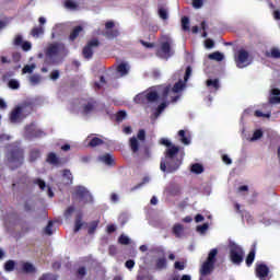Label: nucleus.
<instances>
[{
	"label": "nucleus",
	"mask_w": 280,
	"mask_h": 280,
	"mask_svg": "<svg viewBox=\"0 0 280 280\" xmlns=\"http://www.w3.org/2000/svg\"><path fill=\"white\" fill-rule=\"evenodd\" d=\"M97 226H100V220L92 221L88 229L89 235H93V233H95V231H97Z\"/></svg>",
	"instance_id": "obj_39"
},
{
	"label": "nucleus",
	"mask_w": 280,
	"mask_h": 280,
	"mask_svg": "<svg viewBox=\"0 0 280 280\" xmlns=\"http://www.w3.org/2000/svg\"><path fill=\"white\" fill-rule=\"evenodd\" d=\"M158 100H161V95L156 91L142 92L135 96L133 102L141 104V106H148V104H154Z\"/></svg>",
	"instance_id": "obj_6"
},
{
	"label": "nucleus",
	"mask_w": 280,
	"mask_h": 280,
	"mask_svg": "<svg viewBox=\"0 0 280 280\" xmlns=\"http://www.w3.org/2000/svg\"><path fill=\"white\" fill-rule=\"evenodd\" d=\"M16 266V262L14 260H8L4 264V270L5 272H12Z\"/></svg>",
	"instance_id": "obj_43"
},
{
	"label": "nucleus",
	"mask_w": 280,
	"mask_h": 280,
	"mask_svg": "<svg viewBox=\"0 0 280 280\" xmlns=\"http://www.w3.org/2000/svg\"><path fill=\"white\" fill-rule=\"evenodd\" d=\"M95 108H97V101H95L93 97H90L86 100V104L82 105V113L83 115H91Z\"/></svg>",
	"instance_id": "obj_17"
},
{
	"label": "nucleus",
	"mask_w": 280,
	"mask_h": 280,
	"mask_svg": "<svg viewBox=\"0 0 280 280\" xmlns=\"http://www.w3.org/2000/svg\"><path fill=\"white\" fill-rule=\"evenodd\" d=\"M160 143L166 147L164 151V159H162L160 163V168L162 172L173 174V172H176L180 165H183V155L178 156L180 153V147L172 143L167 138H162Z\"/></svg>",
	"instance_id": "obj_1"
},
{
	"label": "nucleus",
	"mask_w": 280,
	"mask_h": 280,
	"mask_svg": "<svg viewBox=\"0 0 280 280\" xmlns=\"http://www.w3.org/2000/svg\"><path fill=\"white\" fill-rule=\"evenodd\" d=\"M82 218H83L82 212H79V213L75 214L74 233H78L80 231V229H82V226H83Z\"/></svg>",
	"instance_id": "obj_25"
},
{
	"label": "nucleus",
	"mask_w": 280,
	"mask_h": 280,
	"mask_svg": "<svg viewBox=\"0 0 280 280\" xmlns=\"http://www.w3.org/2000/svg\"><path fill=\"white\" fill-rule=\"evenodd\" d=\"M25 137L32 141V139H40L45 137V131L40 129H35L34 124L25 127Z\"/></svg>",
	"instance_id": "obj_14"
},
{
	"label": "nucleus",
	"mask_w": 280,
	"mask_h": 280,
	"mask_svg": "<svg viewBox=\"0 0 280 280\" xmlns=\"http://www.w3.org/2000/svg\"><path fill=\"white\" fill-rule=\"evenodd\" d=\"M215 43L213 42V39H207L206 40V47L207 49H213Z\"/></svg>",
	"instance_id": "obj_64"
},
{
	"label": "nucleus",
	"mask_w": 280,
	"mask_h": 280,
	"mask_svg": "<svg viewBox=\"0 0 280 280\" xmlns=\"http://www.w3.org/2000/svg\"><path fill=\"white\" fill-rule=\"evenodd\" d=\"M39 280H56V276L51 275V273H44Z\"/></svg>",
	"instance_id": "obj_58"
},
{
	"label": "nucleus",
	"mask_w": 280,
	"mask_h": 280,
	"mask_svg": "<svg viewBox=\"0 0 280 280\" xmlns=\"http://www.w3.org/2000/svg\"><path fill=\"white\" fill-rule=\"evenodd\" d=\"M265 56H266V58L279 59V58H280V50H279V48L273 47V48H271L270 51H267V52L265 54Z\"/></svg>",
	"instance_id": "obj_30"
},
{
	"label": "nucleus",
	"mask_w": 280,
	"mask_h": 280,
	"mask_svg": "<svg viewBox=\"0 0 280 280\" xmlns=\"http://www.w3.org/2000/svg\"><path fill=\"white\" fill-rule=\"evenodd\" d=\"M21 86V84H19V81L14 80V79H11L9 81V88L10 89H13V90H16Z\"/></svg>",
	"instance_id": "obj_54"
},
{
	"label": "nucleus",
	"mask_w": 280,
	"mask_h": 280,
	"mask_svg": "<svg viewBox=\"0 0 280 280\" xmlns=\"http://www.w3.org/2000/svg\"><path fill=\"white\" fill-rule=\"evenodd\" d=\"M158 14L160 19H162V21H167V19H170V15L167 14V9L163 7L159 8Z\"/></svg>",
	"instance_id": "obj_41"
},
{
	"label": "nucleus",
	"mask_w": 280,
	"mask_h": 280,
	"mask_svg": "<svg viewBox=\"0 0 280 280\" xmlns=\"http://www.w3.org/2000/svg\"><path fill=\"white\" fill-rule=\"evenodd\" d=\"M20 47H22L23 51H30L32 49V43L24 42Z\"/></svg>",
	"instance_id": "obj_57"
},
{
	"label": "nucleus",
	"mask_w": 280,
	"mask_h": 280,
	"mask_svg": "<svg viewBox=\"0 0 280 280\" xmlns=\"http://www.w3.org/2000/svg\"><path fill=\"white\" fill-rule=\"evenodd\" d=\"M174 268H175L176 270H185V262L175 261Z\"/></svg>",
	"instance_id": "obj_61"
},
{
	"label": "nucleus",
	"mask_w": 280,
	"mask_h": 280,
	"mask_svg": "<svg viewBox=\"0 0 280 280\" xmlns=\"http://www.w3.org/2000/svg\"><path fill=\"white\" fill-rule=\"evenodd\" d=\"M126 117H128V114L126 113V110H119L116 114V121L118 124H121V121H124V119H126Z\"/></svg>",
	"instance_id": "obj_45"
},
{
	"label": "nucleus",
	"mask_w": 280,
	"mask_h": 280,
	"mask_svg": "<svg viewBox=\"0 0 280 280\" xmlns=\"http://www.w3.org/2000/svg\"><path fill=\"white\" fill-rule=\"evenodd\" d=\"M32 113V105L16 106L10 114L11 124H21Z\"/></svg>",
	"instance_id": "obj_5"
},
{
	"label": "nucleus",
	"mask_w": 280,
	"mask_h": 280,
	"mask_svg": "<svg viewBox=\"0 0 280 280\" xmlns=\"http://www.w3.org/2000/svg\"><path fill=\"white\" fill-rule=\"evenodd\" d=\"M269 104H272V105L280 104V90H279V88L271 89L270 96H269Z\"/></svg>",
	"instance_id": "obj_19"
},
{
	"label": "nucleus",
	"mask_w": 280,
	"mask_h": 280,
	"mask_svg": "<svg viewBox=\"0 0 280 280\" xmlns=\"http://www.w3.org/2000/svg\"><path fill=\"white\" fill-rule=\"evenodd\" d=\"M207 86L214 89V91L220 90V80L218 79H209L206 82Z\"/></svg>",
	"instance_id": "obj_33"
},
{
	"label": "nucleus",
	"mask_w": 280,
	"mask_h": 280,
	"mask_svg": "<svg viewBox=\"0 0 280 280\" xmlns=\"http://www.w3.org/2000/svg\"><path fill=\"white\" fill-rule=\"evenodd\" d=\"M34 69H36V66H34V65H26L22 69V73H33Z\"/></svg>",
	"instance_id": "obj_53"
},
{
	"label": "nucleus",
	"mask_w": 280,
	"mask_h": 280,
	"mask_svg": "<svg viewBox=\"0 0 280 280\" xmlns=\"http://www.w3.org/2000/svg\"><path fill=\"white\" fill-rule=\"evenodd\" d=\"M116 71L120 73V75H128V71H130V68H128V63L121 62L117 66Z\"/></svg>",
	"instance_id": "obj_28"
},
{
	"label": "nucleus",
	"mask_w": 280,
	"mask_h": 280,
	"mask_svg": "<svg viewBox=\"0 0 280 280\" xmlns=\"http://www.w3.org/2000/svg\"><path fill=\"white\" fill-rule=\"evenodd\" d=\"M74 197L83 202V205L93 203V195L83 186H78L74 189Z\"/></svg>",
	"instance_id": "obj_9"
},
{
	"label": "nucleus",
	"mask_w": 280,
	"mask_h": 280,
	"mask_svg": "<svg viewBox=\"0 0 280 280\" xmlns=\"http://www.w3.org/2000/svg\"><path fill=\"white\" fill-rule=\"evenodd\" d=\"M230 259L235 266H241L244 261V248L237 244H232L230 247Z\"/></svg>",
	"instance_id": "obj_7"
},
{
	"label": "nucleus",
	"mask_w": 280,
	"mask_h": 280,
	"mask_svg": "<svg viewBox=\"0 0 280 280\" xmlns=\"http://www.w3.org/2000/svg\"><path fill=\"white\" fill-rule=\"evenodd\" d=\"M248 58H250V54L248 50L240 49L235 56L236 67L238 69H244V67H248L250 62H248Z\"/></svg>",
	"instance_id": "obj_11"
},
{
	"label": "nucleus",
	"mask_w": 280,
	"mask_h": 280,
	"mask_svg": "<svg viewBox=\"0 0 280 280\" xmlns=\"http://www.w3.org/2000/svg\"><path fill=\"white\" fill-rule=\"evenodd\" d=\"M58 78H60V71L54 70V71L50 73V80H58Z\"/></svg>",
	"instance_id": "obj_62"
},
{
	"label": "nucleus",
	"mask_w": 280,
	"mask_h": 280,
	"mask_svg": "<svg viewBox=\"0 0 280 280\" xmlns=\"http://www.w3.org/2000/svg\"><path fill=\"white\" fill-rule=\"evenodd\" d=\"M182 28L184 30V32H189V18H182Z\"/></svg>",
	"instance_id": "obj_46"
},
{
	"label": "nucleus",
	"mask_w": 280,
	"mask_h": 280,
	"mask_svg": "<svg viewBox=\"0 0 280 280\" xmlns=\"http://www.w3.org/2000/svg\"><path fill=\"white\" fill-rule=\"evenodd\" d=\"M33 185H38L42 191H45V189H47V183H45V180H43L42 178H35L33 180Z\"/></svg>",
	"instance_id": "obj_40"
},
{
	"label": "nucleus",
	"mask_w": 280,
	"mask_h": 280,
	"mask_svg": "<svg viewBox=\"0 0 280 280\" xmlns=\"http://www.w3.org/2000/svg\"><path fill=\"white\" fill-rule=\"evenodd\" d=\"M65 51H67V46H65V44H50L45 51V65H54V58H56L58 54H65Z\"/></svg>",
	"instance_id": "obj_4"
},
{
	"label": "nucleus",
	"mask_w": 280,
	"mask_h": 280,
	"mask_svg": "<svg viewBox=\"0 0 280 280\" xmlns=\"http://www.w3.org/2000/svg\"><path fill=\"white\" fill-rule=\"evenodd\" d=\"M206 1L207 0H192V8H195V10H200Z\"/></svg>",
	"instance_id": "obj_52"
},
{
	"label": "nucleus",
	"mask_w": 280,
	"mask_h": 280,
	"mask_svg": "<svg viewBox=\"0 0 280 280\" xmlns=\"http://www.w3.org/2000/svg\"><path fill=\"white\" fill-rule=\"evenodd\" d=\"M147 183H150V178L148 176H144L142 178V182L133 187V189H140V187H143V185H147Z\"/></svg>",
	"instance_id": "obj_56"
},
{
	"label": "nucleus",
	"mask_w": 280,
	"mask_h": 280,
	"mask_svg": "<svg viewBox=\"0 0 280 280\" xmlns=\"http://www.w3.org/2000/svg\"><path fill=\"white\" fill-rule=\"evenodd\" d=\"M155 267L158 270H165V268H167V259L159 258L155 262Z\"/></svg>",
	"instance_id": "obj_37"
},
{
	"label": "nucleus",
	"mask_w": 280,
	"mask_h": 280,
	"mask_svg": "<svg viewBox=\"0 0 280 280\" xmlns=\"http://www.w3.org/2000/svg\"><path fill=\"white\" fill-rule=\"evenodd\" d=\"M210 60H215L217 62H222L224 60V55L220 51H214L208 56Z\"/></svg>",
	"instance_id": "obj_32"
},
{
	"label": "nucleus",
	"mask_w": 280,
	"mask_h": 280,
	"mask_svg": "<svg viewBox=\"0 0 280 280\" xmlns=\"http://www.w3.org/2000/svg\"><path fill=\"white\" fill-rule=\"evenodd\" d=\"M8 161L11 170H19L25 163V150L21 148V143L15 142L10 145Z\"/></svg>",
	"instance_id": "obj_2"
},
{
	"label": "nucleus",
	"mask_w": 280,
	"mask_h": 280,
	"mask_svg": "<svg viewBox=\"0 0 280 280\" xmlns=\"http://www.w3.org/2000/svg\"><path fill=\"white\" fill-rule=\"evenodd\" d=\"M178 137H179L180 143H183L184 145H189V143H191V139L189 137H187V131H185L183 129L179 130Z\"/></svg>",
	"instance_id": "obj_24"
},
{
	"label": "nucleus",
	"mask_w": 280,
	"mask_h": 280,
	"mask_svg": "<svg viewBox=\"0 0 280 280\" xmlns=\"http://www.w3.org/2000/svg\"><path fill=\"white\" fill-rule=\"evenodd\" d=\"M51 229H54V221H48V224L45 228V234L54 235V231Z\"/></svg>",
	"instance_id": "obj_49"
},
{
	"label": "nucleus",
	"mask_w": 280,
	"mask_h": 280,
	"mask_svg": "<svg viewBox=\"0 0 280 280\" xmlns=\"http://www.w3.org/2000/svg\"><path fill=\"white\" fill-rule=\"evenodd\" d=\"M113 27H115V22L108 21L105 23L106 31L103 36L109 40H113V38H117V36H119V30Z\"/></svg>",
	"instance_id": "obj_15"
},
{
	"label": "nucleus",
	"mask_w": 280,
	"mask_h": 280,
	"mask_svg": "<svg viewBox=\"0 0 280 280\" xmlns=\"http://www.w3.org/2000/svg\"><path fill=\"white\" fill-rule=\"evenodd\" d=\"M84 32V27L82 26H74L73 30L71 31L70 35H69V40L70 43H74L75 39L80 36V33Z\"/></svg>",
	"instance_id": "obj_22"
},
{
	"label": "nucleus",
	"mask_w": 280,
	"mask_h": 280,
	"mask_svg": "<svg viewBox=\"0 0 280 280\" xmlns=\"http://www.w3.org/2000/svg\"><path fill=\"white\" fill-rule=\"evenodd\" d=\"M22 272L25 275H32L33 272H36V267H34V265L31 262H23Z\"/></svg>",
	"instance_id": "obj_23"
},
{
	"label": "nucleus",
	"mask_w": 280,
	"mask_h": 280,
	"mask_svg": "<svg viewBox=\"0 0 280 280\" xmlns=\"http://www.w3.org/2000/svg\"><path fill=\"white\" fill-rule=\"evenodd\" d=\"M183 89H185V82H183L182 80H179L178 82H176L174 84V86L172 88V92L173 93H180V91H183Z\"/></svg>",
	"instance_id": "obj_38"
},
{
	"label": "nucleus",
	"mask_w": 280,
	"mask_h": 280,
	"mask_svg": "<svg viewBox=\"0 0 280 280\" xmlns=\"http://www.w3.org/2000/svg\"><path fill=\"white\" fill-rule=\"evenodd\" d=\"M254 261H255V245H254V248H252L250 252L248 253L245 262H246V266L250 268Z\"/></svg>",
	"instance_id": "obj_29"
},
{
	"label": "nucleus",
	"mask_w": 280,
	"mask_h": 280,
	"mask_svg": "<svg viewBox=\"0 0 280 280\" xmlns=\"http://www.w3.org/2000/svg\"><path fill=\"white\" fill-rule=\"evenodd\" d=\"M215 257H218V248H212L209 252L206 261L201 265V268H200L201 277H208V275H211V272L215 270V261H218Z\"/></svg>",
	"instance_id": "obj_3"
},
{
	"label": "nucleus",
	"mask_w": 280,
	"mask_h": 280,
	"mask_svg": "<svg viewBox=\"0 0 280 280\" xmlns=\"http://www.w3.org/2000/svg\"><path fill=\"white\" fill-rule=\"evenodd\" d=\"M40 80H43L40 74H33L30 77V82L33 86H36V84H40Z\"/></svg>",
	"instance_id": "obj_44"
},
{
	"label": "nucleus",
	"mask_w": 280,
	"mask_h": 280,
	"mask_svg": "<svg viewBox=\"0 0 280 280\" xmlns=\"http://www.w3.org/2000/svg\"><path fill=\"white\" fill-rule=\"evenodd\" d=\"M73 213H75V207L69 206L63 212V218H66V220H69V218H71Z\"/></svg>",
	"instance_id": "obj_42"
},
{
	"label": "nucleus",
	"mask_w": 280,
	"mask_h": 280,
	"mask_svg": "<svg viewBox=\"0 0 280 280\" xmlns=\"http://www.w3.org/2000/svg\"><path fill=\"white\" fill-rule=\"evenodd\" d=\"M139 141H145V130L140 129L138 131L137 137H132L129 139V147L132 152V154H137L139 152Z\"/></svg>",
	"instance_id": "obj_12"
},
{
	"label": "nucleus",
	"mask_w": 280,
	"mask_h": 280,
	"mask_svg": "<svg viewBox=\"0 0 280 280\" xmlns=\"http://www.w3.org/2000/svg\"><path fill=\"white\" fill-rule=\"evenodd\" d=\"M170 93H172V88L170 86H165L163 88L162 90V93H161V101L162 103L156 107L155 109V117H159L161 115V113H163V110H165L168 106V102H167V97H170Z\"/></svg>",
	"instance_id": "obj_10"
},
{
	"label": "nucleus",
	"mask_w": 280,
	"mask_h": 280,
	"mask_svg": "<svg viewBox=\"0 0 280 280\" xmlns=\"http://www.w3.org/2000/svg\"><path fill=\"white\" fill-rule=\"evenodd\" d=\"M77 277L79 279H84V277H86V267H80L78 270H77Z\"/></svg>",
	"instance_id": "obj_51"
},
{
	"label": "nucleus",
	"mask_w": 280,
	"mask_h": 280,
	"mask_svg": "<svg viewBox=\"0 0 280 280\" xmlns=\"http://www.w3.org/2000/svg\"><path fill=\"white\" fill-rule=\"evenodd\" d=\"M65 8L67 10H78V8H80V5L78 4V2L73 1V0H66L63 3Z\"/></svg>",
	"instance_id": "obj_34"
},
{
	"label": "nucleus",
	"mask_w": 280,
	"mask_h": 280,
	"mask_svg": "<svg viewBox=\"0 0 280 280\" xmlns=\"http://www.w3.org/2000/svg\"><path fill=\"white\" fill-rule=\"evenodd\" d=\"M23 35H15L14 39H13V45L14 47H21L23 44Z\"/></svg>",
	"instance_id": "obj_48"
},
{
	"label": "nucleus",
	"mask_w": 280,
	"mask_h": 280,
	"mask_svg": "<svg viewBox=\"0 0 280 280\" xmlns=\"http://www.w3.org/2000/svg\"><path fill=\"white\" fill-rule=\"evenodd\" d=\"M95 47H100V39L94 38L88 42V44L83 47L82 50L83 58H85L86 60H91V58H93V49Z\"/></svg>",
	"instance_id": "obj_13"
},
{
	"label": "nucleus",
	"mask_w": 280,
	"mask_h": 280,
	"mask_svg": "<svg viewBox=\"0 0 280 280\" xmlns=\"http://www.w3.org/2000/svg\"><path fill=\"white\" fill-rule=\"evenodd\" d=\"M255 117H266L267 119H269L270 113L264 114L261 110L257 109L255 110Z\"/></svg>",
	"instance_id": "obj_59"
},
{
	"label": "nucleus",
	"mask_w": 280,
	"mask_h": 280,
	"mask_svg": "<svg viewBox=\"0 0 280 280\" xmlns=\"http://www.w3.org/2000/svg\"><path fill=\"white\" fill-rule=\"evenodd\" d=\"M185 231V228L183 226V224H175L173 226V235H175V237H183V233Z\"/></svg>",
	"instance_id": "obj_27"
},
{
	"label": "nucleus",
	"mask_w": 280,
	"mask_h": 280,
	"mask_svg": "<svg viewBox=\"0 0 280 280\" xmlns=\"http://www.w3.org/2000/svg\"><path fill=\"white\" fill-rule=\"evenodd\" d=\"M40 149L38 148H33L30 150L28 152V163H36V161H38V159H40Z\"/></svg>",
	"instance_id": "obj_20"
},
{
	"label": "nucleus",
	"mask_w": 280,
	"mask_h": 280,
	"mask_svg": "<svg viewBox=\"0 0 280 280\" xmlns=\"http://www.w3.org/2000/svg\"><path fill=\"white\" fill-rule=\"evenodd\" d=\"M208 229H209L208 223H203L202 225L197 226V231H199V233H205Z\"/></svg>",
	"instance_id": "obj_60"
},
{
	"label": "nucleus",
	"mask_w": 280,
	"mask_h": 280,
	"mask_svg": "<svg viewBox=\"0 0 280 280\" xmlns=\"http://www.w3.org/2000/svg\"><path fill=\"white\" fill-rule=\"evenodd\" d=\"M61 176H62V179H61L62 185H65L66 187H69V185H73V174L71 173V170L65 168L62 171Z\"/></svg>",
	"instance_id": "obj_18"
},
{
	"label": "nucleus",
	"mask_w": 280,
	"mask_h": 280,
	"mask_svg": "<svg viewBox=\"0 0 280 280\" xmlns=\"http://www.w3.org/2000/svg\"><path fill=\"white\" fill-rule=\"evenodd\" d=\"M44 33L45 30L43 28V26H36L32 28L31 36H33L34 38H38V36H40Z\"/></svg>",
	"instance_id": "obj_35"
},
{
	"label": "nucleus",
	"mask_w": 280,
	"mask_h": 280,
	"mask_svg": "<svg viewBox=\"0 0 280 280\" xmlns=\"http://www.w3.org/2000/svg\"><path fill=\"white\" fill-rule=\"evenodd\" d=\"M89 148H97L98 145H104V140L102 138L94 137L88 143Z\"/></svg>",
	"instance_id": "obj_31"
},
{
	"label": "nucleus",
	"mask_w": 280,
	"mask_h": 280,
	"mask_svg": "<svg viewBox=\"0 0 280 280\" xmlns=\"http://www.w3.org/2000/svg\"><path fill=\"white\" fill-rule=\"evenodd\" d=\"M100 161H102V163H105V165H109V166L115 165V159H113V155H110L109 153L101 155Z\"/></svg>",
	"instance_id": "obj_26"
},
{
	"label": "nucleus",
	"mask_w": 280,
	"mask_h": 280,
	"mask_svg": "<svg viewBox=\"0 0 280 280\" xmlns=\"http://www.w3.org/2000/svg\"><path fill=\"white\" fill-rule=\"evenodd\" d=\"M268 275H270V268L266 264L256 265V277L260 280H268Z\"/></svg>",
	"instance_id": "obj_16"
},
{
	"label": "nucleus",
	"mask_w": 280,
	"mask_h": 280,
	"mask_svg": "<svg viewBox=\"0 0 280 280\" xmlns=\"http://www.w3.org/2000/svg\"><path fill=\"white\" fill-rule=\"evenodd\" d=\"M262 137H264V131H261V129H257L253 133L252 141H257L258 139H261Z\"/></svg>",
	"instance_id": "obj_50"
},
{
	"label": "nucleus",
	"mask_w": 280,
	"mask_h": 280,
	"mask_svg": "<svg viewBox=\"0 0 280 280\" xmlns=\"http://www.w3.org/2000/svg\"><path fill=\"white\" fill-rule=\"evenodd\" d=\"M46 163H49V165H61V161H60V158H58V155H56V153L54 152H50L47 154V158H46Z\"/></svg>",
	"instance_id": "obj_21"
},
{
	"label": "nucleus",
	"mask_w": 280,
	"mask_h": 280,
	"mask_svg": "<svg viewBox=\"0 0 280 280\" xmlns=\"http://www.w3.org/2000/svg\"><path fill=\"white\" fill-rule=\"evenodd\" d=\"M139 43L147 49H154V43H149L143 39H140Z\"/></svg>",
	"instance_id": "obj_55"
},
{
	"label": "nucleus",
	"mask_w": 280,
	"mask_h": 280,
	"mask_svg": "<svg viewBox=\"0 0 280 280\" xmlns=\"http://www.w3.org/2000/svg\"><path fill=\"white\" fill-rule=\"evenodd\" d=\"M126 268H128L129 270H132V268H135V260L129 259L125 262Z\"/></svg>",
	"instance_id": "obj_63"
},
{
	"label": "nucleus",
	"mask_w": 280,
	"mask_h": 280,
	"mask_svg": "<svg viewBox=\"0 0 280 280\" xmlns=\"http://www.w3.org/2000/svg\"><path fill=\"white\" fill-rule=\"evenodd\" d=\"M156 56H159V58H163L164 60H170V58L174 56V50L172 49V39L167 38V40L161 43Z\"/></svg>",
	"instance_id": "obj_8"
},
{
	"label": "nucleus",
	"mask_w": 280,
	"mask_h": 280,
	"mask_svg": "<svg viewBox=\"0 0 280 280\" xmlns=\"http://www.w3.org/2000/svg\"><path fill=\"white\" fill-rule=\"evenodd\" d=\"M118 243H120L122 246H128V244H130V238L124 234H121L118 237Z\"/></svg>",
	"instance_id": "obj_47"
},
{
	"label": "nucleus",
	"mask_w": 280,
	"mask_h": 280,
	"mask_svg": "<svg viewBox=\"0 0 280 280\" xmlns=\"http://www.w3.org/2000/svg\"><path fill=\"white\" fill-rule=\"evenodd\" d=\"M192 174H202L205 172V167L200 163H195L191 165Z\"/></svg>",
	"instance_id": "obj_36"
}]
</instances>
